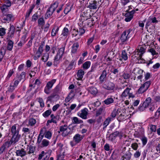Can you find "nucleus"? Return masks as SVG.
<instances>
[{
    "instance_id": "obj_1",
    "label": "nucleus",
    "mask_w": 160,
    "mask_h": 160,
    "mask_svg": "<svg viewBox=\"0 0 160 160\" xmlns=\"http://www.w3.org/2000/svg\"><path fill=\"white\" fill-rule=\"evenodd\" d=\"M20 128H19L18 125L15 124L13 125L11 128V132L12 134V138L11 140L15 144L19 140L21 135L19 134Z\"/></svg>"
},
{
    "instance_id": "obj_2",
    "label": "nucleus",
    "mask_w": 160,
    "mask_h": 160,
    "mask_svg": "<svg viewBox=\"0 0 160 160\" xmlns=\"http://www.w3.org/2000/svg\"><path fill=\"white\" fill-rule=\"evenodd\" d=\"M58 6V3L56 2L52 4L48 9L45 15V18L47 19L51 16Z\"/></svg>"
},
{
    "instance_id": "obj_3",
    "label": "nucleus",
    "mask_w": 160,
    "mask_h": 160,
    "mask_svg": "<svg viewBox=\"0 0 160 160\" xmlns=\"http://www.w3.org/2000/svg\"><path fill=\"white\" fill-rule=\"evenodd\" d=\"M59 130L60 131H58V132L59 133L60 132H62V135L63 137H65L68 134H71L70 128L66 124L61 126Z\"/></svg>"
},
{
    "instance_id": "obj_4",
    "label": "nucleus",
    "mask_w": 160,
    "mask_h": 160,
    "mask_svg": "<svg viewBox=\"0 0 160 160\" xmlns=\"http://www.w3.org/2000/svg\"><path fill=\"white\" fill-rule=\"evenodd\" d=\"M45 42H42L39 47L35 54V55L33 57V59L34 60H37L39 58L43 51V47L44 46Z\"/></svg>"
},
{
    "instance_id": "obj_5",
    "label": "nucleus",
    "mask_w": 160,
    "mask_h": 160,
    "mask_svg": "<svg viewBox=\"0 0 160 160\" xmlns=\"http://www.w3.org/2000/svg\"><path fill=\"white\" fill-rule=\"evenodd\" d=\"M146 45L144 47L140 46L138 47V49L136 50L133 53V56L134 57H137V55L142 56V55L145 52L146 49Z\"/></svg>"
},
{
    "instance_id": "obj_6",
    "label": "nucleus",
    "mask_w": 160,
    "mask_h": 160,
    "mask_svg": "<svg viewBox=\"0 0 160 160\" xmlns=\"http://www.w3.org/2000/svg\"><path fill=\"white\" fill-rule=\"evenodd\" d=\"M88 114V110L86 108H84V109L81 110L80 112H78V115L84 119H87V116Z\"/></svg>"
},
{
    "instance_id": "obj_7",
    "label": "nucleus",
    "mask_w": 160,
    "mask_h": 160,
    "mask_svg": "<svg viewBox=\"0 0 160 160\" xmlns=\"http://www.w3.org/2000/svg\"><path fill=\"white\" fill-rule=\"evenodd\" d=\"M50 156V154L47 152L44 151H42L41 153L39 155L38 158V160H48Z\"/></svg>"
},
{
    "instance_id": "obj_8",
    "label": "nucleus",
    "mask_w": 160,
    "mask_h": 160,
    "mask_svg": "<svg viewBox=\"0 0 160 160\" xmlns=\"http://www.w3.org/2000/svg\"><path fill=\"white\" fill-rule=\"evenodd\" d=\"M99 1L97 2L96 0L91 1L89 3L87 7L90 9H97L99 6Z\"/></svg>"
},
{
    "instance_id": "obj_9",
    "label": "nucleus",
    "mask_w": 160,
    "mask_h": 160,
    "mask_svg": "<svg viewBox=\"0 0 160 160\" xmlns=\"http://www.w3.org/2000/svg\"><path fill=\"white\" fill-rule=\"evenodd\" d=\"M15 153L16 156L20 157L21 158L25 157L27 155V152L23 148L17 150L15 152Z\"/></svg>"
},
{
    "instance_id": "obj_10",
    "label": "nucleus",
    "mask_w": 160,
    "mask_h": 160,
    "mask_svg": "<svg viewBox=\"0 0 160 160\" xmlns=\"http://www.w3.org/2000/svg\"><path fill=\"white\" fill-rule=\"evenodd\" d=\"M115 87V85L111 82H108L107 83L104 84L103 88L108 90H113Z\"/></svg>"
},
{
    "instance_id": "obj_11",
    "label": "nucleus",
    "mask_w": 160,
    "mask_h": 160,
    "mask_svg": "<svg viewBox=\"0 0 160 160\" xmlns=\"http://www.w3.org/2000/svg\"><path fill=\"white\" fill-rule=\"evenodd\" d=\"M83 137V136L79 134H77L73 137V140L76 143H78L81 141Z\"/></svg>"
},
{
    "instance_id": "obj_12",
    "label": "nucleus",
    "mask_w": 160,
    "mask_h": 160,
    "mask_svg": "<svg viewBox=\"0 0 160 160\" xmlns=\"http://www.w3.org/2000/svg\"><path fill=\"white\" fill-rule=\"evenodd\" d=\"M65 50V47H63L60 48L58 52L57 55L55 57L57 58V59H60L62 57Z\"/></svg>"
},
{
    "instance_id": "obj_13",
    "label": "nucleus",
    "mask_w": 160,
    "mask_h": 160,
    "mask_svg": "<svg viewBox=\"0 0 160 160\" xmlns=\"http://www.w3.org/2000/svg\"><path fill=\"white\" fill-rule=\"evenodd\" d=\"M107 71L106 69H104L102 72V73L99 77V80L101 83H102L106 80L107 78Z\"/></svg>"
},
{
    "instance_id": "obj_14",
    "label": "nucleus",
    "mask_w": 160,
    "mask_h": 160,
    "mask_svg": "<svg viewBox=\"0 0 160 160\" xmlns=\"http://www.w3.org/2000/svg\"><path fill=\"white\" fill-rule=\"evenodd\" d=\"M3 19V20L6 21H10L13 18V15L12 14H3L2 16Z\"/></svg>"
},
{
    "instance_id": "obj_15",
    "label": "nucleus",
    "mask_w": 160,
    "mask_h": 160,
    "mask_svg": "<svg viewBox=\"0 0 160 160\" xmlns=\"http://www.w3.org/2000/svg\"><path fill=\"white\" fill-rule=\"evenodd\" d=\"M79 47V44L78 42H77L74 43L72 47L71 52L72 53H75L77 52L78 48Z\"/></svg>"
},
{
    "instance_id": "obj_16",
    "label": "nucleus",
    "mask_w": 160,
    "mask_h": 160,
    "mask_svg": "<svg viewBox=\"0 0 160 160\" xmlns=\"http://www.w3.org/2000/svg\"><path fill=\"white\" fill-rule=\"evenodd\" d=\"M121 113V109L118 108L117 109H115L111 113L110 116L112 118H114L116 116L119 115Z\"/></svg>"
},
{
    "instance_id": "obj_17",
    "label": "nucleus",
    "mask_w": 160,
    "mask_h": 160,
    "mask_svg": "<svg viewBox=\"0 0 160 160\" xmlns=\"http://www.w3.org/2000/svg\"><path fill=\"white\" fill-rule=\"evenodd\" d=\"M75 64V60H72L69 63L68 66L66 68L65 71H70L72 69V68Z\"/></svg>"
},
{
    "instance_id": "obj_18",
    "label": "nucleus",
    "mask_w": 160,
    "mask_h": 160,
    "mask_svg": "<svg viewBox=\"0 0 160 160\" xmlns=\"http://www.w3.org/2000/svg\"><path fill=\"white\" fill-rule=\"evenodd\" d=\"M130 90H131V88H126L122 92L121 95L122 98L123 99L127 97L128 95Z\"/></svg>"
},
{
    "instance_id": "obj_19",
    "label": "nucleus",
    "mask_w": 160,
    "mask_h": 160,
    "mask_svg": "<svg viewBox=\"0 0 160 160\" xmlns=\"http://www.w3.org/2000/svg\"><path fill=\"white\" fill-rule=\"evenodd\" d=\"M84 71L82 69H80L78 71L77 76L78 77L77 79L78 80H81L83 77L84 75Z\"/></svg>"
},
{
    "instance_id": "obj_20",
    "label": "nucleus",
    "mask_w": 160,
    "mask_h": 160,
    "mask_svg": "<svg viewBox=\"0 0 160 160\" xmlns=\"http://www.w3.org/2000/svg\"><path fill=\"white\" fill-rule=\"evenodd\" d=\"M131 154L129 152H128L121 157V159L122 160H129L131 159Z\"/></svg>"
},
{
    "instance_id": "obj_21",
    "label": "nucleus",
    "mask_w": 160,
    "mask_h": 160,
    "mask_svg": "<svg viewBox=\"0 0 160 160\" xmlns=\"http://www.w3.org/2000/svg\"><path fill=\"white\" fill-rule=\"evenodd\" d=\"M148 46L147 45V47ZM147 51L148 52L151 53L152 56H154L155 55L158 54V53L156 52L155 49L153 48H150L149 46H148V49Z\"/></svg>"
},
{
    "instance_id": "obj_22",
    "label": "nucleus",
    "mask_w": 160,
    "mask_h": 160,
    "mask_svg": "<svg viewBox=\"0 0 160 160\" xmlns=\"http://www.w3.org/2000/svg\"><path fill=\"white\" fill-rule=\"evenodd\" d=\"M72 92H73L72 90L69 95H68V97L66 98L65 99V102H69L74 96V94Z\"/></svg>"
},
{
    "instance_id": "obj_23",
    "label": "nucleus",
    "mask_w": 160,
    "mask_h": 160,
    "mask_svg": "<svg viewBox=\"0 0 160 160\" xmlns=\"http://www.w3.org/2000/svg\"><path fill=\"white\" fill-rule=\"evenodd\" d=\"M105 108L102 106L96 112V116L98 117L103 112H104Z\"/></svg>"
},
{
    "instance_id": "obj_24",
    "label": "nucleus",
    "mask_w": 160,
    "mask_h": 160,
    "mask_svg": "<svg viewBox=\"0 0 160 160\" xmlns=\"http://www.w3.org/2000/svg\"><path fill=\"white\" fill-rule=\"evenodd\" d=\"M130 37V36H128L123 33L121 35L120 40L122 42H123L127 41Z\"/></svg>"
},
{
    "instance_id": "obj_25",
    "label": "nucleus",
    "mask_w": 160,
    "mask_h": 160,
    "mask_svg": "<svg viewBox=\"0 0 160 160\" xmlns=\"http://www.w3.org/2000/svg\"><path fill=\"white\" fill-rule=\"evenodd\" d=\"M25 72H22L21 74L17 78V79L19 81H24L25 80Z\"/></svg>"
},
{
    "instance_id": "obj_26",
    "label": "nucleus",
    "mask_w": 160,
    "mask_h": 160,
    "mask_svg": "<svg viewBox=\"0 0 160 160\" xmlns=\"http://www.w3.org/2000/svg\"><path fill=\"white\" fill-rule=\"evenodd\" d=\"M56 80L55 79H53L49 81L47 83L46 87L48 88L51 89L52 87L54 84Z\"/></svg>"
},
{
    "instance_id": "obj_27",
    "label": "nucleus",
    "mask_w": 160,
    "mask_h": 160,
    "mask_svg": "<svg viewBox=\"0 0 160 160\" xmlns=\"http://www.w3.org/2000/svg\"><path fill=\"white\" fill-rule=\"evenodd\" d=\"M9 8V7H8L7 6H6V4H4L0 7L2 12L3 13V14H5V13L8 11Z\"/></svg>"
},
{
    "instance_id": "obj_28",
    "label": "nucleus",
    "mask_w": 160,
    "mask_h": 160,
    "mask_svg": "<svg viewBox=\"0 0 160 160\" xmlns=\"http://www.w3.org/2000/svg\"><path fill=\"white\" fill-rule=\"evenodd\" d=\"M142 56H138L136 58V61L138 63H145V60L142 58Z\"/></svg>"
},
{
    "instance_id": "obj_29",
    "label": "nucleus",
    "mask_w": 160,
    "mask_h": 160,
    "mask_svg": "<svg viewBox=\"0 0 160 160\" xmlns=\"http://www.w3.org/2000/svg\"><path fill=\"white\" fill-rule=\"evenodd\" d=\"M89 91L91 94L94 95H96L98 92L97 89L96 88L94 87L89 88Z\"/></svg>"
},
{
    "instance_id": "obj_30",
    "label": "nucleus",
    "mask_w": 160,
    "mask_h": 160,
    "mask_svg": "<svg viewBox=\"0 0 160 160\" xmlns=\"http://www.w3.org/2000/svg\"><path fill=\"white\" fill-rule=\"evenodd\" d=\"M61 85L59 83L54 89V92L56 93H59L61 91Z\"/></svg>"
},
{
    "instance_id": "obj_31",
    "label": "nucleus",
    "mask_w": 160,
    "mask_h": 160,
    "mask_svg": "<svg viewBox=\"0 0 160 160\" xmlns=\"http://www.w3.org/2000/svg\"><path fill=\"white\" fill-rule=\"evenodd\" d=\"M49 55L47 52L43 53L42 58V60L44 62H46L49 58Z\"/></svg>"
},
{
    "instance_id": "obj_32",
    "label": "nucleus",
    "mask_w": 160,
    "mask_h": 160,
    "mask_svg": "<svg viewBox=\"0 0 160 160\" xmlns=\"http://www.w3.org/2000/svg\"><path fill=\"white\" fill-rule=\"evenodd\" d=\"M42 131L43 130L42 129L41 130L40 133L38 137L37 142L38 144H39L41 142L44 136V134L42 132Z\"/></svg>"
},
{
    "instance_id": "obj_33",
    "label": "nucleus",
    "mask_w": 160,
    "mask_h": 160,
    "mask_svg": "<svg viewBox=\"0 0 160 160\" xmlns=\"http://www.w3.org/2000/svg\"><path fill=\"white\" fill-rule=\"evenodd\" d=\"M49 142L48 140L46 139H44L41 142V147H46L49 145Z\"/></svg>"
},
{
    "instance_id": "obj_34",
    "label": "nucleus",
    "mask_w": 160,
    "mask_h": 160,
    "mask_svg": "<svg viewBox=\"0 0 160 160\" xmlns=\"http://www.w3.org/2000/svg\"><path fill=\"white\" fill-rule=\"evenodd\" d=\"M13 42L11 40L8 41L7 49L8 50L11 51L13 47Z\"/></svg>"
},
{
    "instance_id": "obj_35",
    "label": "nucleus",
    "mask_w": 160,
    "mask_h": 160,
    "mask_svg": "<svg viewBox=\"0 0 160 160\" xmlns=\"http://www.w3.org/2000/svg\"><path fill=\"white\" fill-rule=\"evenodd\" d=\"M35 146L30 145L29 147V150L28 152V154H34V153L35 151Z\"/></svg>"
},
{
    "instance_id": "obj_36",
    "label": "nucleus",
    "mask_w": 160,
    "mask_h": 160,
    "mask_svg": "<svg viewBox=\"0 0 160 160\" xmlns=\"http://www.w3.org/2000/svg\"><path fill=\"white\" fill-rule=\"evenodd\" d=\"M114 102L113 99L111 98H108L104 101V102L106 105H109L112 103Z\"/></svg>"
},
{
    "instance_id": "obj_37",
    "label": "nucleus",
    "mask_w": 160,
    "mask_h": 160,
    "mask_svg": "<svg viewBox=\"0 0 160 160\" xmlns=\"http://www.w3.org/2000/svg\"><path fill=\"white\" fill-rule=\"evenodd\" d=\"M90 65L91 62L90 61H86L83 64L82 68L84 69H87L90 67Z\"/></svg>"
},
{
    "instance_id": "obj_38",
    "label": "nucleus",
    "mask_w": 160,
    "mask_h": 160,
    "mask_svg": "<svg viewBox=\"0 0 160 160\" xmlns=\"http://www.w3.org/2000/svg\"><path fill=\"white\" fill-rule=\"evenodd\" d=\"M111 119V118L110 117H108L103 122V125L104 126L103 128H105L107 127L109 124Z\"/></svg>"
},
{
    "instance_id": "obj_39",
    "label": "nucleus",
    "mask_w": 160,
    "mask_h": 160,
    "mask_svg": "<svg viewBox=\"0 0 160 160\" xmlns=\"http://www.w3.org/2000/svg\"><path fill=\"white\" fill-rule=\"evenodd\" d=\"M35 7V5H33L29 9L28 11L27 12L26 15V18H28L30 14V13L32 12L33 9Z\"/></svg>"
},
{
    "instance_id": "obj_40",
    "label": "nucleus",
    "mask_w": 160,
    "mask_h": 160,
    "mask_svg": "<svg viewBox=\"0 0 160 160\" xmlns=\"http://www.w3.org/2000/svg\"><path fill=\"white\" fill-rule=\"evenodd\" d=\"M151 84V82L150 81H148L145 82L142 85L144 87L145 89L147 90L149 88L150 85Z\"/></svg>"
},
{
    "instance_id": "obj_41",
    "label": "nucleus",
    "mask_w": 160,
    "mask_h": 160,
    "mask_svg": "<svg viewBox=\"0 0 160 160\" xmlns=\"http://www.w3.org/2000/svg\"><path fill=\"white\" fill-rule=\"evenodd\" d=\"M151 101V98L150 97L147 98L144 102L143 103L145 105V107H147L149 104L150 103Z\"/></svg>"
},
{
    "instance_id": "obj_42",
    "label": "nucleus",
    "mask_w": 160,
    "mask_h": 160,
    "mask_svg": "<svg viewBox=\"0 0 160 160\" xmlns=\"http://www.w3.org/2000/svg\"><path fill=\"white\" fill-rule=\"evenodd\" d=\"M38 25L39 26H43L45 24V21L43 18H39L38 21Z\"/></svg>"
},
{
    "instance_id": "obj_43",
    "label": "nucleus",
    "mask_w": 160,
    "mask_h": 160,
    "mask_svg": "<svg viewBox=\"0 0 160 160\" xmlns=\"http://www.w3.org/2000/svg\"><path fill=\"white\" fill-rule=\"evenodd\" d=\"M26 36H23L22 38V41H20L18 43V45L19 46L22 47L23 45L26 42L25 41Z\"/></svg>"
},
{
    "instance_id": "obj_44",
    "label": "nucleus",
    "mask_w": 160,
    "mask_h": 160,
    "mask_svg": "<svg viewBox=\"0 0 160 160\" xmlns=\"http://www.w3.org/2000/svg\"><path fill=\"white\" fill-rule=\"evenodd\" d=\"M78 32H79L80 33V34L79 35V36H80L85 33V30L84 29L82 28H79V30H78L77 31H76V32H77V33H76L75 34V37H76L78 35Z\"/></svg>"
},
{
    "instance_id": "obj_45",
    "label": "nucleus",
    "mask_w": 160,
    "mask_h": 160,
    "mask_svg": "<svg viewBox=\"0 0 160 160\" xmlns=\"http://www.w3.org/2000/svg\"><path fill=\"white\" fill-rule=\"evenodd\" d=\"M5 51L4 49L3 48H1V51L0 52V62L2 61L4 55L5 54Z\"/></svg>"
},
{
    "instance_id": "obj_46",
    "label": "nucleus",
    "mask_w": 160,
    "mask_h": 160,
    "mask_svg": "<svg viewBox=\"0 0 160 160\" xmlns=\"http://www.w3.org/2000/svg\"><path fill=\"white\" fill-rule=\"evenodd\" d=\"M13 143V142H12L11 140H10V141H7L5 142L3 145L6 148H9V147L12 145V144Z\"/></svg>"
},
{
    "instance_id": "obj_47",
    "label": "nucleus",
    "mask_w": 160,
    "mask_h": 160,
    "mask_svg": "<svg viewBox=\"0 0 160 160\" xmlns=\"http://www.w3.org/2000/svg\"><path fill=\"white\" fill-rule=\"evenodd\" d=\"M122 58L124 60H126L128 59L127 54L125 50H123L122 53Z\"/></svg>"
},
{
    "instance_id": "obj_48",
    "label": "nucleus",
    "mask_w": 160,
    "mask_h": 160,
    "mask_svg": "<svg viewBox=\"0 0 160 160\" xmlns=\"http://www.w3.org/2000/svg\"><path fill=\"white\" fill-rule=\"evenodd\" d=\"M52 134L51 132L48 131H46L45 133V138H47L48 139H50L52 137Z\"/></svg>"
},
{
    "instance_id": "obj_49",
    "label": "nucleus",
    "mask_w": 160,
    "mask_h": 160,
    "mask_svg": "<svg viewBox=\"0 0 160 160\" xmlns=\"http://www.w3.org/2000/svg\"><path fill=\"white\" fill-rule=\"evenodd\" d=\"M68 34V28H64L62 31V34L64 37L67 36Z\"/></svg>"
},
{
    "instance_id": "obj_50",
    "label": "nucleus",
    "mask_w": 160,
    "mask_h": 160,
    "mask_svg": "<svg viewBox=\"0 0 160 160\" xmlns=\"http://www.w3.org/2000/svg\"><path fill=\"white\" fill-rule=\"evenodd\" d=\"M141 139L142 142L143 146H144L146 145L148 142L147 138L145 136H143L142 137Z\"/></svg>"
},
{
    "instance_id": "obj_51",
    "label": "nucleus",
    "mask_w": 160,
    "mask_h": 160,
    "mask_svg": "<svg viewBox=\"0 0 160 160\" xmlns=\"http://www.w3.org/2000/svg\"><path fill=\"white\" fill-rule=\"evenodd\" d=\"M52 111L51 110H48L44 112L43 114V116L44 117H46L48 116L51 113Z\"/></svg>"
},
{
    "instance_id": "obj_52",
    "label": "nucleus",
    "mask_w": 160,
    "mask_h": 160,
    "mask_svg": "<svg viewBox=\"0 0 160 160\" xmlns=\"http://www.w3.org/2000/svg\"><path fill=\"white\" fill-rule=\"evenodd\" d=\"M146 90L144 88V87L142 85L140 87L137 91L138 93H142L144 92H146Z\"/></svg>"
},
{
    "instance_id": "obj_53",
    "label": "nucleus",
    "mask_w": 160,
    "mask_h": 160,
    "mask_svg": "<svg viewBox=\"0 0 160 160\" xmlns=\"http://www.w3.org/2000/svg\"><path fill=\"white\" fill-rule=\"evenodd\" d=\"M149 127L151 132H156V125L152 124H150L149 125Z\"/></svg>"
},
{
    "instance_id": "obj_54",
    "label": "nucleus",
    "mask_w": 160,
    "mask_h": 160,
    "mask_svg": "<svg viewBox=\"0 0 160 160\" xmlns=\"http://www.w3.org/2000/svg\"><path fill=\"white\" fill-rule=\"evenodd\" d=\"M14 72L13 71V70H10L9 71L8 74L6 78V81H8L9 80V78L12 76Z\"/></svg>"
},
{
    "instance_id": "obj_55",
    "label": "nucleus",
    "mask_w": 160,
    "mask_h": 160,
    "mask_svg": "<svg viewBox=\"0 0 160 160\" xmlns=\"http://www.w3.org/2000/svg\"><path fill=\"white\" fill-rule=\"evenodd\" d=\"M71 9V7H70V4L67 5V7L64 10V13L67 14L70 11Z\"/></svg>"
},
{
    "instance_id": "obj_56",
    "label": "nucleus",
    "mask_w": 160,
    "mask_h": 160,
    "mask_svg": "<svg viewBox=\"0 0 160 160\" xmlns=\"http://www.w3.org/2000/svg\"><path fill=\"white\" fill-rule=\"evenodd\" d=\"M36 123V120L35 119L31 118L29 119V124L31 126L34 125Z\"/></svg>"
},
{
    "instance_id": "obj_57",
    "label": "nucleus",
    "mask_w": 160,
    "mask_h": 160,
    "mask_svg": "<svg viewBox=\"0 0 160 160\" xmlns=\"http://www.w3.org/2000/svg\"><path fill=\"white\" fill-rule=\"evenodd\" d=\"M145 106L143 103L141 104L138 108V110L140 111H144L145 108H147L146 107H145Z\"/></svg>"
},
{
    "instance_id": "obj_58",
    "label": "nucleus",
    "mask_w": 160,
    "mask_h": 160,
    "mask_svg": "<svg viewBox=\"0 0 160 160\" xmlns=\"http://www.w3.org/2000/svg\"><path fill=\"white\" fill-rule=\"evenodd\" d=\"M93 19L92 18H89L88 20V25L89 27H91L93 24Z\"/></svg>"
},
{
    "instance_id": "obj_59",
    "label": "nucleus",
    "mask_w": 160,
    "mask_h": 160,
    "mask_svg": "<svg viewBox=\"0 0 160 160\" xmlns=\"http://www.w3.org/2000/svg\"><path fill=\"white\" fill-rule=\"evenodd\" d=\"M108 138V140L113 142H114L116 139V138L113 135L112 133L109 135Z\"/></svg>"
},
{
    "instance_id": "obj_60",
    "label": "nucleus",
    "mask_w": 160,
    "mask_h": 160,
    "mask_svg": "<svg viewBox=\"0 0 160 160\" xmlns=\"http://www.w3.org/2000/svg\"><path fill=\"white\" fill-rule=\"evenodd\" d=\"M138 147V144L136 142L132 143L131 145L132 148L134 150H137Z\"/></svg>"
},
{
    "instance_id": "obj_61",
    "label": "nucleus",
    "mask_w": 160,
    "mask_h": 160,
    "mask_svg": "<svg viewBox=\"0 0 160 160\" xmlns=\"http://www.w3.org/2000/svg\"><path fill=\"white\" fill-rule=\"evenodd\" d=\"M6 29L4 28H0V36H4L6 33Z\"/></svg>"
},
{
    "instance_id": "obj_62",
    "label": "nucleus",
    "mask_w": 160,
    "mask_h": 160,
    "mask_svg": "<svg viewBox=\"0 0 160 160\" xmlns=\"http://www.w3.org/2000/svg\"><path fill=\"white\" fill-rule=\"evenodd\" d=\"M125 16L126 17L125 20L126 22H128L130 21L133 18V17L131 15H128V16H127L126 15V13L125 14Z\"/></svg>"
},
{
    "instance_id": "obj_63",
    "label": "nucleus",
    "mask_w": 160,
    "mask_h": 160,
    "mask_svg": "<svg viewBox=\"0 0 160 160\" xmlns=\"http://www.w3.org/2000/svg\"><path fill=\"white\" fill-rule=\"evenodd\" d=\"M38 102L40 103V106L42 108H43L44 106V103L42 98H39L38 99Z\"/></svg>"
},
{
    "instance_id": "obj_64",
    "label": "nucleus",
    "mask_w": 160,
    "mask_h": 160,
    "mask_svg": "<svg viewBox=\"0 0 160 160\" xmlns=\"http://www.w3.org/2000/svg\"><path fill=\"white\" fill-rule=\"evenodd\" d=\"M6 148L3 145L0 148V154L3 153L5 152Z\"/></svg>"
}]
</instances>
